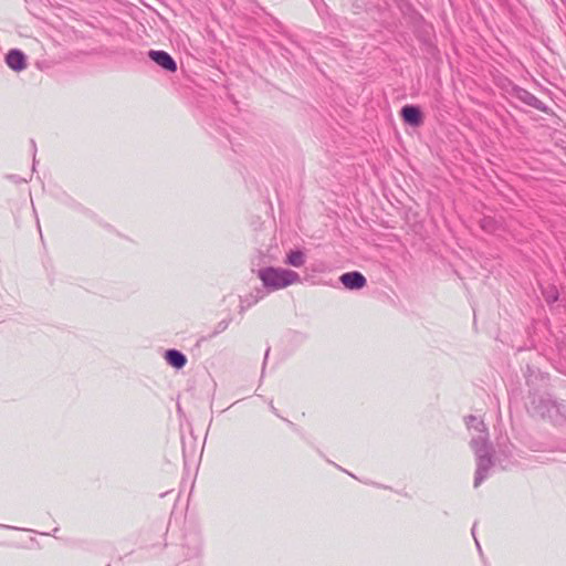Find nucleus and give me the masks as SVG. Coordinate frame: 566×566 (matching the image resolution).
<instances>
[{"mask_svg": "<svg viewBox=\"0 0 566 566\" xmlns=\"http://www.w3.org/2000/svg\"><path fill=\"white\" fill-rule=\"evenodd\" d=\"M469 430H473L470 446L474 452L476 460V470L474 475V488H479L481 483L488 479L490 471L494 465L493 446L489 440L488 428L484 422L474 416L465 419Z\"/></svg>", "mask_w": 566, "mask_h": 566, "instance_id": "obj_1", "label": "nucleus"}, {"mask_svg": "<svg viewBox=\"0 0 566 566\" xmlns=\"http://www.w3.org/2000/svg\"><path fill=\"white\" fill-rule=\"evenodd\" d=\"M258 277L268 291H277L300 281V275L295 271L274 266L260 269Z\"/></svg>", "mask_w": 566, "mask_h": 566, "instance_id": "obj_2", "label": "nucleus"}, {"mask_svg": "<svg viewBox=\"0 0 566 566\" xmlns=\"http://www.w3.org/2000/svg\"><path fill=\"white\" fill-rule=\"evenodd\" d=\"M148 57L167 72L175 73L178 70L176 61L166 51L150 50L148 52Z\"/></svg>", "mask_w": 566, "mask_h": 566, "instance_id": "obj_3", "label": "nucleus"}, {"mask_svg": "<svg viewBox=\"0 0 566 566\" xmlns=\"http://www.w3.org/2000/svg\"><path fill=\"white\" fill-rule=\"evenodd\" d=\"M202 539L199 533L191 532L185 535L182 547L185 558H196L201 553Z\"/></svg>", "mask_w": 566, "mask_h": 566, "instance_id": "obj_4", "label": "nucleus"}, {"mask_svg": "<svg viewBox=\"0 0 566 566\" xmlns=\"http://www.w3.org/2000/svg\"><path fill=\"white\" fill-rule=\"evenodd\" d=\"M512 93L514 97H516L524 104L542 112L546 111L545 104L527 90L522 88L520 86H514Z\"/></svg>", "mask_w": 566, "mask_h": 566, "instance_id": "obj_5", "label": "nucleus"}, {"mask_svg": "<svg viewBox=\"0 0 566 566\" xmlns=\"http://www.w3.org/2000/svg\"><path fill=\"white\" fill-rule=\"evenodd\" d=\"M403 122L412 127H419L423 123V115L419 106L405 105L400 111Z\"/></svg>", "mask_w": 566, "mask_h": 566, "instance_id": "obj_6", "label": "nucleus"}, {"mask_svg": "<svg viewBox=\"0 0 566 566\" xmlns=\"http://www.w3.org/2000/svg\"><path fill=\"white\" fill-rule=\"evenodd\" d=\"M339 281L348 290H360L367 283L366 277L358 271L342 274Z\"/></svg>", "mask_w": 566, "mask_h": 566, "instance_id": "obj_7", "label": "nucleus"}, {"mask_svg": "<svg viewBox=\"0 0 566 566\" xmlns=\"http://www.w3.org/2000/svg\"><path fill=\"white\" fill-rule=\"evenodd\" d=\"M7 65L14 72H21L27 67V56L18 49H11L6 55Z\"/></svg>", "mask_w": 566, "mask_h": 566, "instance_id": "obj_8", "label": "nucleus"}, {"mask_svg": "<svg viewBox=\"0 0 566 566\" xmlns=\"http://www.w3.org/2000/svg\"><path fill=\"white\" fill-rule=\"evenodd\" d=\"M165 359L168 365H170L171 367H174L176 369H181L187 364L186 355L182 352L175 349V348L167 349L165 352Z\"/></svg>", "mask_w": 566, "mask_h": 566, "instance_id": "obj_9", "label": "nucleus"}, {"mask_svg": "<svg viewBox=\"0 0 566 566\" xmlns=\"http://www.w3.org/2000/svg\"><path fill=\"white\" fill-rule=\"evenodd\" d=\"M265 296V292L262 289H255L252 293L240 297V313L255 305Z\"/></svg>", "mask_w": 566, "mask_h": 566, "instance_id": "obj_10", "label": "nucleus"}, {"mask_svg": "<svg viewBox=\"0 0 566 566\" xmlns=\"http://www.w3.org/2000/svg\"><path fill=\"white\" fill-rule=\"evenodd\" d=\"M54 198L60 203L73 209L75 211H80V212L85 211L84 207L80 202H77L72 196L66 193L65 191L61 190V191L55 192Z\"/></svg>", "mask_w": 566, "mask_h": 566, "instance_id": "obj_11", "label": "nucleus"}, {"mask_svg": "<svg viewBox=\"0 0 566 566\" xmlns=\"http://www.w3.org/2000/svg\"><path fill=\"white\" fill-rule=\"evenodd\" d=\"M305 261H306V255H305L304 251L301 249H295V250H290L286 253L284 263L287 265L294 266V268H301L305 264Z\"/></svg>", "mask_w": 566, "mask_h": 566, "instance_id": "obj_12", "label": "nucleus"}, {"mask_svg": "<svg viewBox=\"0 0 566 566\" xmlns=\"http://www.w3.org/2000/svg\"><path fill=\"white\" fill-rule=\"evenodd\" d=\"M231 322H232L231 317H227V318L221 319L220 322L217 323V325L214 326L213 331L208 336H202L199 339V343L212 339L216 336H218L219 334L223 333L224 331L228 329V327L231 324Z\"/></svg>", "mask_w": 566, "mask_h": 566, "instance_id": "obj_13", "label": "nucleus"}, {"mask_svg": "<svg viewBox=\"0 0 566 566\" xmlns=\"http://www.w3.org/2000/svg\"><path fill=\"white\" fill-rule=\"evenodd\" d=\"M481 227L482 229H484L485 231H493V220L490 219V218H484L481 222Z\"/></svg>", "mask_w": 566, "mask_h": 566, "instance_id": "obj_14", "label": "nucleus"}, {"mask_svg": "<svg viewBox=\"0 0 566 566\" xmlns=\"http://www.w3.org/2000/svg\"><path fill=\"white\" fill-rule=\"evenodd\" d=\"M8 178L11 179L15 184H21V182H27L28 181L27 178H21V177L17 176V175H10V176H8Z\"/></svg>", "mask_w": 566, "mask_h": 566, "instance_id": "obj_15", "label": "nucleus"}, {"mask_svg": "<svg viewBox=\"0 0 566 566\" xmlns=\"http://www.w3.org/2000/svg\"><path fill=\"white\" fill-rule=\"evenodd\" d=\"M557 298H558L557 291H554V293H553V294H549V296L547 297V300H548L549 302H555V301H557Z\"/></svg>", "mask_w": 566, "mask_h": 566, "instance_id": "obj_16", "label": "nucleus"}, {"mask_svg": "<svg viewBox=\"0 0 566 566\" xmlns=\"http://www.w3.org/2000/svg\"><path fill=\"white\" fill-rule=\"evenodd\" d=\"M270 409H271V411H272L275 416L281 417V416L279 415L277 409L274 407V405H273V402H272V401L270 402Z\"/></svg>", "mask_w": 566, "mask_h": 566, "instance_id": "obj_17", "label": "nucleus"}, {"mask_svg": "<svg viewBox=\"0 0 566 566\" xmlns=\"http://www.w3.org/2000/svg\"><path fill=\"white\" fill-rule=\"evenodd\" d=\"M269 353H270V348L266 349L265 352V355H264V361H263V367H262V371H264V368H265V364H266V359L269 357Z\"/></svg>", "mask_w": 566, "mask_h": 566, "instance_id": "obj_18", "label": "nucleus"}, {"mask_svg": "<svg viewBox=\"0 0 566 566\" xmlns=\"http://www.w3.org/2000/svg\"><path fill=\"white\" fill-rule=\"evenodd\" d=\"M284 420L289 423V426H290L291 428L295 429V424H294L292 421H290V420H287V419H284Z\"/></svg>", "mask_w": 566, "mask_h": 566, "instance_id": "obj_19", "label": "nucleus"}, {"mask_svg": "<svg viewBox=\"0 0 566 566\" xmlns=\"http://www.w3.org/2000/svg\"><path fill=\"white\" fill-rule=\"evenodd\" d=\"M1 527H6V528H12V526H8V525H0ZM13 530H18V527H13Z\"/></svg>", "mask_w": 566, "mask_h": 566, "instance_id": "obj_20", "label": "nucleus"}, {"mask_svg": "<svg viewBox=\"0 0 566 566\" xmlns=\"http://www.w3.org/2000/svg\"><path fill=\"white\" fill-rule=\"evenodd\" d=\"M36 224H38L39 231L41 232L40 221L39 220H36Z\"/></svg>", "mask_w": 566, "mask_h": 566, "instance_id": "obj_21", "label": "nucleus"}, {"mask_svg": "<svg viewBox=\"0 0 566 566\" xmlns=\"http://www.w3.org/2000/svg\"><path fill=\"white\" fill-rule=\"evenodd\" d=\"M475 543H476V547H478L479 549H481V547H480V543H479L476 539H475Z\"/></svg>", "mask_w": 566, "mask_h": 566, "instance_id": "obj_22", "label": "nucleus"}, {"mask_svg": "<svg viewBox=\"0 0 566 566\" xmlns=\"http://www.w3.org/2000/svg\"><path fill=\"white\" fill-rule=\"evenodd\" d=\"M32 168L34 169L35 168V159L33 158V165H32Z\"/></svg>", "mask_w": 566, "mask_h": 566, "instance_id": "obj_23", "label": "nucleus"}, {"mask_svg": "<svg viewBox=\"0 0 566 566\" xmlns=\"http://www.w3.org/2000/svg\"><path fill=\"white\" fill-rule=\"evenodd\" d=\"M31 144H32L33 148H35V143H34V140H31Z\"/></svg>", "mask_w": 566, "mask_h": 566, "instance_id": "obj_24", "label": "nucleus"}]
</instances>
